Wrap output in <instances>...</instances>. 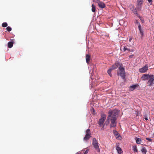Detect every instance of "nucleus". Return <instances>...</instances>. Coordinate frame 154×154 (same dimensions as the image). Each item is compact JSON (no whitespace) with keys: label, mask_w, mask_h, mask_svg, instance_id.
Returning a JSON list of instances; mask_svg holds the SVG:
<instances>
[{"label":"nucleus","mask_w":154,"mask_h":154,"mask_svg":"<svg viewBox=\"0 0 154 154\" xmlns=\"http://www.w3.org/2000/svg\"><path fill=\"white\" fill-rule=\"evenodd\" d=\"M119 113V111L116 109H115L113 110H109L108 112V115L106 122V125H108L109 124L110 128L116 127L117 124L116 121Z\"/></svg>","instance_id":"nucleus-1"},{"label":"nucleus","mask_w":154,"mask_h":154,"mask_svg":"<svg viewBox=\"0 0 154 154\" xmlns=\"http://www.w3.org/2000/svg\"><path fill=\"white\" fill-rule=\"evenodd\" d=\"M106 114H102L101 115V118L99 119L98 123L100 127L102 126L101 128V130H103L104 129V122L106 118Z\"/></svg>","instance_id":"nucleus-2"},{"label":"nucleus","mask_w":154,"mask_h":154,"mask_svg":"<svg viewBox=\"0 0 154 154\" xmlns=\"http://www.w3.org/2000/svg\"><path fill=\"white\" fill-rule=\"evenodd\" d=\"M122 64L119 65V73L118 72L117 74L119 75L122 78V79H124L125 78V71L124 68L121 66Z\"/></svg>","instance_id":"nucleus-3"},{"label":"nucleus","mask_w":154,"mask_h":154,"mask_svg":"<svg viewBox=\"0 0 154 154\" xmlns=\"http://www.w3.org/2000/svg\"><path fill=\"white\" fill-rule=\"evenodd\" d=\"M98 143L96 138H93L92 141V145L98 152H100V149L99 148Z\"/></svg>","instance_id":"nucleus-4"},{"label":"nucleus","mask_w":154,"mask_h":154,"mask_svg":"<svg viewBox=\"0 0 154 154\" xmlns=\"http://www.w3.org/2000/svg\"><path fill=\"white\" fill-rule=\"evenodd\" d=\"M91 134L90 130L89 129L87 130L86 131V135L84 138V140L85 141L88 140L91 137Z\"/></svg>","instance_id":"nucleus-5"},{"label":"nucleus","mask_w":154,"mask_h":154,"mask_svg":"<svg viewBox=\"0 0 154 154\" xmlns=\"http://www.w3.org/2000/svg\"><path fill=\"white\" fill-rule=\"evenodd\" d=\"M149 80L148 82L149 86H151L153 83V81L154 80V76L153 75H150Z\"/></svg>","instance_id":"nucleus-6"},{"label":"nucleus","mask_w":154,"mask_h":154,"mask_svg":"<svg viewBox=\"0 0 154 154\" xmlns=\"http://www.w3.org/2000/svg\"><path fill=\"white\" fill-rule=\"evenodd\" d=\"M148 66L146 65L144 66L139 69V72L141 73L146 72L148 70Z\"/></svg>","instance_id":"nucleus-7"},{"label":"nucleus","mask_w":154,"mask_h":154,"mask_svg":"<svg viewBox=\"0 0 154 154\" xmlns=\"http://www.w3.org/2000/svg\"><path fill=\"white\" fill-rule=\"evenodd\" d=\"M150 75L149 74H144L141 77V79L143 80H145L149 79Z\"/></svg>","instance_id":"nucleus-8"},{"label":"nucleus","mask_w":154,"mask_h":154,"mask_svg":"<svg viewBox=\"0 0 154 154\" xmlns=\"http://www.w3.org/2000/svg\"><path fill=\"white\" fill-rule=\"evenodd\" d=\"M120 65V64H119V63L118 62H116L115 63V64L112 65L111 68L112 70L115 69H116Z\"/></svg>","instance_id":"nucleus-9"},{"label":"nucleus","mask_w":154,"mask_h":154,"mask_svg":"<svg viewBox=\"0 0 154 154\" xmlns=\"http://www.w3.org/2000/svg\"><path fill=\"white\" fill-rule=\"evenodd\" d=\"M98 5L100 8H104L105 7V4L103 2H99Z\"/></svg>","instance_id":"nucleus-10"},{"label":"nucleus","mask_w":154,"mask_h":154,"mask_svg":"<svg viewBox=\"0 0 154 154\" xmlns=\"http://www.w3.org/2000/svg\"><path fill=\"white\" fill-rule=\"evenodd\" d=\"M138 27L140 31V34L141 35V38H142L143 36V33L142 30V29L141 28V25H140L139 26H138Z\"/></svg>","instance_id":"nucleus-11"},{"label":"nucleus","mask_w":154,"mask_h":154,"mask_svg":"<svg viewBox=\"0 0 154 154\" xmlns=\"http://www.w3.org/2000/svg\"><path fill=\"white\" fill-rule=\"evenodd\" d=\"M116 149L117 150L119 154H121L122 153V151L121 148L118 147V146H117Z\"/></svg>","instance_id":"nucleus-12"},{"label":"nucleus","mask_w":154,"mask_h":154,"mask_svg":"<svg viewBox=\"0 0 154 154\" xmlns=\"http://www.w3.org/2000/svg\"><path fill=\"white\" fill-rule=\"evenodd\" d=\"M90 58V56L88 54H86V60L87 63H88Z\"/></svg>","instance_id":"nucleus-13"},{"label":"nucleus","mask_w":154,"mask_h":154,"mask_svg":"<svg viewBox=\"0 0 154 154\" xmlns=\"http://www.w3.org/2000/svg\"><path fill=\"white\" fill-rule=\"evenodd\" d=\"M142 5H139V4H137L136 6V9L138 11H140L141 10L142 8Z\"/></svg>","instance_id":"nucleus-14"},{"label":"nucleus","mask_w":154,"mask_h":154,"mask_svg":"<svg viewBox=\"0 0 154 154\" xmlns=\"http://www.w3.org/2000/svg\"><path fill=\"white\" fill-rule=\"evenodd\" d=\"M13 43L12 42H9L8 44V47L9 48H11L13 47Z\"/></svg>","instance_id":"nucleus-15"},{"label":"nucleus","mask_w":154,"mask_h":154,"mask_svg":"<svg viewBox=\"0 0 154 154\" xmlns=\"http://www.w3.org/2000/svg\"><path fill=\"white\" fill-rule=\"evenodd\" d=\"M141 151L143 154H146V153L147 152V151L146 148L144 147H142Z\"/></svg>","instance_id":"nucleus-16"},{"label":"nucleus","mask_w":154,"mask_h":154,"mask_svg":"<svg viewBox=\"0 0 154 154\" xmlns=\"http://www.w3.org/2000/svg\"><path fill=\"white\" fill-rule=\"evenodd\" d=\"M133 149L134 152H138V150L137 148V146L136 145H134L133 146Z\"/></svg>","instance_id":"nucleus-17"},{"label":"nucleus","mask_w":154,"mask_h":154,"mask_svg":"<svg viewBox=\"0 0 154 154\" xmlns=\"http://www.w3.org/2000/svg\"><path fill=\"white\" fill-rule=\"evenodd\" d=\"M91 11L93 12H94L96 11V7L93 4L92 5Z\"/></svg>","instance_id":"nucleus-18"},{"label":"nucleus","mask_w":154,"mask_h":154,"mask_svg":"<svg viewBox=\"0 0 154 154\" xmlns=\"http://www.w3.org/2000/svg\"><path fill=\"white\" fill-rule=\"evenodd\" d=\"M137 86L135 85H134L132 86H130V89L131 91H132L134 90L136 87Z\"/></svg>","instance_id":"nucleus-19"},{"label":"nucleus","mask_w":154,"mask_h":154,"mask_svg":"<svg viewBox=\"0 0 154 154\" xmlns=\"http://www.w3.org/2000/svg\"><path fill=\"white\" fill-rule=\"evenodd\" d=\"M136 142L137 143L140 144V142L141 141V139L139 138H136Z\"/></svg>","instance_id":"nucleus-20"},{"label":"nucleus","mask_w":154,"mask_h":154,"mask_svg":"<svg viewBox=\"0 0 154 154\" xmlns=\"http://www.w3.org/2000/svg\"><path fill=\"white\" fill-rule=\"evenodd\" d=\"M112 70L111 69V68H110L108 69V70L107 71V73L109 74V75L110 76H112V74L111 73V71Z\"/></svg>","instance_id":"nucleus-21"},{"label":"nucleus","mask_w":154,"mask_h":154,"mask_svg":"<svg viewBox=\"0 0 154 154\" xmlns=\"http://www.w3.org/2000/svg\"><path fill=\"white\" fill-rule=\"evenodd\" d=\"M143 2V0H137V4L142 5Z\"/></svg>","instance_id":"nucleus-22"},{"label":"nucleus","mask_w":154,"mask_h":154,"mask_svg":"<svg viewBox=\"0 0 154 154\" xmlns=\"http://www.w3.org/2000/svg\"><path fill=\"white\" fill-rule=\"evenodd\" d=\"M8 26V24L6 22H4L2 23V26L3 27H5Z\"/></svg>","instance_id":"nucleus-23"},{"label":"nucleus","mask_w":154,"mask_h":154,"mask_svg":"<svg viewBox=\"0 0 154 154\" xmlns=\"http://www.w3.org/2000/svg\"><path fill=\"white\" fill-rule=\"evenodd\" d=\"M137 9L136 8L134 9L132 11L133 13L135 14H136L137 15H138V13L137 12Z\"/></svg>","instance_id":"nucleus-24"},{"label":"nucleus","mask_w":154,"mask_h":154,"mask_svg":"<svg viewBox=\"0 0 154 154\" xmlns=\"http://www.w3.org/2000/svg\"><path fill=\"white\" fill-rule=\"evenodd\" d=\"M126 50H127L128 51H130V49L128 48H127L126 46H125L124 47L123 51H125Z\"/></svg>","instance_id":"nucleus-25"},{"label":"nucleus","mask_w":154,"mask_h":154,"mask_svg":"<svg viewBox=\"0 0 154 154\" xmlns=\"http://www.w3.org/2000/svg\"><path fill=\"white\" fill-rule=\"evenodd\" d=\"M129 7L131 10L132 11L134 9V6L132 4L130 5Z\"/></svg>","instance_id":"nucleus-26"},{"label":"nucleus","mask_w":154,"mask_h":154,"mask_svg":"<svg viewBox=\"0 0 154 154\" xmlns=\"http://www.w3.org/2000/svg\"><path fill=\"white\" fill-rule=\"evenodd\" d=\"M7 30L8 31L10 32L11 30V28L10 26H8L6 28Z\"/></svg>","instance_id":"nucleus-27"},{"label":"nucleus","mask_w":154,"mask_h":154,"mask_svg":"<svg viewBox=\"0 0 154 154\" xmlns=\"http://www.w3.org/2000/svg\"><path fill=\"white\" fill-rule=\"evenodd\" d=\"M135 23L138 25V27L139 26L141 25L140 24V23L138 22L137 20H136L135 22Z\"/></svg>","instance_id":"nucleus-28"},{"label":"nucleus","mask_w":154,"mask_h":154,"mask_svg":"<svg viewBox=\"0 0 154 154\" xmlns=\"http://www.w3.org/2000/svg\"><path fill=\"white\" fill-rule=\"evenodd\" d=\"M113 132L114 134L116 136H117L118 135V133L116 130H113Z\"/></svg>","instance_id":"nucleus-29"},{"label":"nucleus","mask_w":154,"mask_h":154,"mask_svg":"<svg viewBox=\"0 0 154 154\" xmlns=\"http://www.w3.org/2000/svg\"><path fill=\"white\" fill-rule=\"evenodd\" d=\"M146 139L149 142H152V139L150 138H146Z\"/></svg>","instance_id":"nucleus-30"},{"label":"nucleus","mask_w":154,"mask_h":154,"mask_svg":"<svg viewBox=\"0 0 154 154\" xmlns=\"http://www.w3.org/2000/svg\"><path fill=\"white\" fill-rule=\"evenodd\" d=\"M93 1L94 2L97 3L98 4L100 2L99 0H93Z\"/></svg>","instance_id":"nucleus-31"},{"label":"nucleus","mask_w":154,"mask_h":154,"mask_svg":"<svg viewBox=\"0 0 154 154\" xmlns=\"http://www.w3.org/2000/svg\"><path fill=\"white\" fill-rule=\"evenodd\" d=\"M139 17H140V20H141V21H142V23H144V20H143V19H142V18H141L140 17V16Z\"/></svg>","instance_id":"nucleus-32"},{"label":"nucleus","mask_w":154,"mask_h":154,"mask_svg":"<svg viewBox=\"0 0 154 154\" xmlns=\"http://www.w3.org/2000/svg\"><path fill=\"white\" fill-rule=\"evenodd\" d=\"M144 117L146 121H147L148 120V118L146 116H144Z\"/></svg>","instance_id":"nucleus-33"},{"label":"nucleus","mask_w":154,"mask_h":154,"mask_svg":"<svg viewBox=\"0 0 154 154\" xmlns=\"http://www.w3.org/2000/svg\"><path fill=\"white\" fill-rule=\"evenodd\" d=\"M132 37H130L129 38V42H130L132 40Z\"/></svg>","instance_id":"nucleus-34"},{"label":"nucleus","mask_w":154,"mask_h":154,"mask_svg":"<svg viewBox=\"0 0 154 154\" xmlns=\"http://www.w3.org/2000/svg\"><path fill=\"white\" fill-rule=\"evenodd\" d=\"M88 150H87L84 153V154H87V153H88Z\"/></svg>","instance_id":"nucleus-35"},{"label":"nucleus","mask_w":154,"mask_h":154,"mask_svg":"<svg viewBox=\"0 0 154 154\" xmlns=\"http://www.w3.org/2000/svg\"><path fill=\"white\" fill-rule=\"evenodd\" d=\"M148 2L150 3L152 2V0H147Z\"/></svg>","instance_id":"nucleus-36"}]
</instances>
